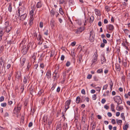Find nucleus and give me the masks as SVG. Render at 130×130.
I'll return each instance as SVG.
<instances>
[{"instance_id":"obj_23","label":"nucleus","mask_w":130,"mask_h":130,"mask_svg":"<svg viewBox=\"0 0 130 130\" xmlns=\"http://www.w3.org/2000/svg\"><path fill=\"white\" fill-rule=\"evenodd\" d=\"M8 10L10 12H11L12 11V6L11 3H9L8 8Z\"/></svg>"},{"instance_id":"obj_12","label":"nucleus","mask_w":130,"mask_h":130,"mask_svg":"<svg viewBox=\"0 0 130 130\" xmlns=\"http://www.w3.org/2000/svg\"><path fill=\"white\" fill-rule=\"evenodd\" d=\"M5 61L2 57L0 58V67H1L2 65L3 66H4Z\"/></svg>"},{"instance_id":"obj_51","label":"nucleus","mask_w":130,"mask_h":130,"mask_svg":"<svg viewBox=\"0 0 130 130\" xmlns=\"http://www.w3.org/2000/svg\"><path fill=\"white\" fill-rule=\"evenodd\" d=\"M108 86V85L106 84L104 85L103 88V90L106 89Z\"/></svg>"},{"instance_id":"obj_14","label":"nucleus","mask_w":130,"mask_h":130,"mask_svg":"<svg viewBox=\"0 0 130 130\" xmlns=\"http://www.w3.org/2000/svg\"><path fill=\"white\" fill-rule=\"evenodd\" d=\"M116 70L120 72V65L118 63H117L115 64Z\"/></svg>"},{"instance_id":"obj_10","label":"nucleus","mask_w":130,"mask_h":130,"mask_svg":"<svg viewBox=\"0 0 130 130\" xmlns=\"http://www.w3.org/2000/svg\"><path fill=\"white\" fill-rule=\"evenodd\" d=\"M57 13V14L58 15L59 13L55 11L53 9L51 10L50 12V15L51 17H53L54 14Z\"/></svg>"},{"instance_id":"obj_47","label":"nucleus","mask_w":130,"mask_h":130,"mask_svg":"<svg viewBox=\"0 0 130 130\" xmlns=\"http://www.w3.org/2000/svg\"><path fill=\"white\" fill-rule=\"evenodd\" d=\"M94 81L97 82L99 80V79L98 78V77L96 76H95L94 77Z\"/></svg>"},{"instance_id":"obj_27","label":"nucleus","mask_w":130,"mask_h":130,"mask_svg":"<svg viewBox=\"0 0 130 130\" xmlns=\"http://www.w3.org/2000/svg\"><path fill=\"white\" fill-rule=\"evenodd\" d=\"M42 5L41 2H38L37 5L36 7L37 8H41L42 6Z\"/></svg>"},{"instance_id":"obj_49","label":"nucleus","mask_w":130,"mask_h":130,"mask_svg":"<svg viewBox=\"0 0 130 130\" xmlns=\"http://www.w3.org/2000/svg\"><path fill=\"white\" fill-rule=\"evenodd\" d=\"M38 44L39 45H41L43 42L42 40H38Z\"/></svg>"},{"instance_id":"obj_44","label":"nucleus","mask_w":130,"mask_h":130,"mask_svg":"<svg viewBox=\"0 0 130 130\" xmlns=\"http://www.w3.org/2000/svg\"><path fill=\"white\" fill-rule=\"evenodd\" d=\"M21 109V108L20 107L18 106L17 108V112H19L20 111Z\"/></svg>"},{"instance_id":"obj_63","label":"nucleus","mask_w":130,"mask_h":130,"mask_svg":"<svg viewBox=\"0 0 130 130\" xmlns=\"http://www.w3.org/2000/svg\"><path fill=\"white\" fill-rule=\"evenodd\" d=\"M95 125L94 124L92 126L91 130H94L95 128Z\"/></svg>"},{"instance_id":"obj_1","label":"nucleus","mask_w":130,"mask_h":130,"mask_svg":"<svg viewBox=\"0 0 130 130\" xmlns=\"http://www.w3.org/2000/svg\"><path fill=\"white\" fill-rule=\"evenodd\" d=\"M27 43L25 41H23L20 44L19 47L22 45L23 47L21 50V52L22 53L23 55L26 54L27 53L29 48V46L28 45H26Z\"/></svg>"},{"instance_id":"obj_33","label":"nucleus","mask_w":130,"mask_h":130,"mask_svg":"<svg viewBox=\"0 0 130 130\" xmlns=\"http://www.w3.org/2000/svg\"><path fill=\"white\" fill-rule=\"evenodd\" d=\"M38 40H42L43 39L42 38L40 34H39L38 36V37L37 38Z\"/></svg>"},{"instance_id":"obj_21","label":"nucleus","mask_w":130,"mask_h":130,"mask_svg":"<svg viewBox=\"0 0 130 130\" xmlns=\"http://www.w3.org/2000/svg\"><path fill=\"white\" fill-rule=\"evenodd\" d=\"M31 66V63H30L29 62H28L27 64V67L26 69V70L27 71H29V68Z\"/></svg>"},{"instance_id":"obj_41","label":"nucleus","mask_w":130,"mask_h":130,"mask_svg":"<svg viewBox=\"0 0 130 130\" xmlns=\"http://www.w3.org/2000/svg\"><path fill=\"white\" fill-rule=\"evenodd\" d=\"M128 128V126L126 124L124 125L123 127V129L124 130H127Z\"/></svg>"},{"instance_id":"obj_34","label":"nucleus","mask_w":130,"mask_h":130,"mask_svg":"<svg viewBox=\"0 0 130 130\" xmlns=\"http://www.w3.org/2000/svg\"><path fill=\"white\" fill-rule=\"evenodd\" d=\"M24 84L22 85L21 87V93H23L24 89Z\"/></svg>"},{"instance_id":"obj_38","label":"nucleus","mask_w":130,"mask_h":130,"mask_svg":"<svg viewBox=\"0 0 130 130\" xmlns=\"http://www.w3.org/2000/svg\"><path fill=\"white\" fill-rule=\"evenodd\" d=\"M64 3L65 4H66V2L65 1H64V0H59V4H63Z\"/></svg>"},{"instance_id":"obj_40","label":"nucleus","mask_w":130,"mask_h":130,"mask_svg":"<svg viewBox=\"0 0 130 130\" xmlns=\"http://www.w3.org/2000/svg\"><path fill=\"white\" fill-rule=\"evenodd\" d=\"M59 12L61 15L63 14V11L62 8H60L59 9Z\"/></svg>"},{"instance_id":"obj_59","label":"nucleus","mask_w":130,"mask_h":130,"mask_svg":"<svg viewBox=\"0 0 130 130\" xmlns=\"http://www.w3.org/2000/svg\"><path fill=\"white\" fill-rule=\"evenodd\" d=\"M44 67V66L43 63H41L40 65V67L42 69H43Z\"/></svg>"},{"instance_id":"obj_3","label":"nucleus","mask_w":130,"mask_h":130,"mask_svg":"<svg viewBox=\"0 0 130 130\" xmlns=\"http://www.w3.org/2000/svg\"><path fill=\"white\" fill-rule=\"evenodd\" d=\"M90 37L89 38V40L91 42L94 41V40L95 35L94 34V31L93 30L91 31L90 32Z\"/></svg>"},{"instance_id":"obj_39","label":"nucleus","mask_w":130,"mask_h":130,"mask_svg":"<svg viewBox=\"0 0 130 130\" xmlns=\"http://www.w3.org/2000/svg\"><path fill=\"white\" fill-rule=\"evenodd\" d=\"M118 107V109H116L118 111L122 110L123 109V106H119V107Z\"/></svg>"},{"instance_id":"obj_15","label":"nucleus","mask_w":130,"mask_h":130,"mask_svg":"<svg viewBox=\"0 0 130 130\" xmlns=\"http://www.w3.org/2000/svg\"><path fill=\"white\" fill-rule=\"evenodd\" d=\"M61 123L57 124L56 126V130H62Z\"/></svg>"},{"instance_id":"obj_58","label":"nucleus","mask_w":130,"mask_h":130,"mask_svg":"<svg viewBox=\"0 0 130 130\" xmlns=\"http://www.w3.org/2000/svg\"><path fill=\"white\" fill-rule=\"evenodd\" d=\"M70 62L69 61H68L66 64V66L67 67H69L70 65Z\"/></svg>"},{"instance_id":"obj_52","label":"nucleus","mask_w":130,"mask_h":130,"mask_svg":"<svg viewBox=\"0 0 130 130\" xmlns=\"http://www.w3.org/2000/svg\"><path fill=\"white\" fill-rule=\"evenodd\" d=\"M105 10L107 11V12H108L109 10V7L107 6H106L105 7Z\"/></svg>"},{"instance_id":"obj_20","label":"nucleus","mask_w":130,"mask_h":130,"mask_svg":"<svg viewBox=\"0 0 130 130\" xmlns=\"http://www.w3.org/2000/svg\"><path fill=\"white\" fill-rule=\"evenodd\" d=\"M82 60V56L81 55H79L77 58L78 62L80 64Z\"/></svg>"},{"instance_id":"obj_31","label":"nucleus","mask_w":130,"mask_h":130,"mask_svg":"<svg viewBox=\"0 0 130 130\" xmlns=\"http://www.w3.org/2000/svg\"><path fill=\"white\" fill-rule=\"evenodd\" d=\"M37 55V54L35 53H34L33 54V55L32 57V58L34 59V60H35L36 59V55Z\"/></svg>"},{"instance_id":"obj_42","label":"nucleus","mask_w":130,"mask_h":130,"mask_svg":"<svg viewBox=\"0 0 130 130\" xmlns=\"http://www.w3.org/2000/svg\"><path fill=\"white\" fill-rule=\"evenodd\" d=\"M69 4L70 5H73V4L74 2L73 0H69Z\"/></svg>"},{"instance_id":"obj_46","label":"nucleus","mask_w":130,"mask_h":130,"mask_svg":"<svg viewBox=\"0 0 130 130\" xmlns=\"http://www.w3.org/2000/svg\"><path fill=\"white\" fill-rule=\"evenodd\" d=\"M56 86V84H54L51 88V90H52V91H53L55 89V88Z\"/></svg>"},{"instance_id":"obj_13","label":"nucleus","mask_w":130,"mask_h":130,"mask_svg":"<svg viewBox=\"0 0 130 130\" xmlns=\"http://www.w3.org/2000/svg\"><path fill=\"white\" fill-rule=\"evenodd\" d=\"M101 61L102 64L106 62V60L104 56H102L101 57Z\"/></svg>"},{"instance_id":"obj_29","label":"nucleus","mask_w":130,"mask_h":130,"mask_svg":"<svg viewBox=\"0 0 130 130\" xmlns=\"http://www.w3.org/2000/svg\"><path fill=\"white\" fill-rule=\"evenodd\" d=\"M125 34L128 35L130 31L129 30L127 29H123Z\"/></svg>"},{"instance_id":"obj_57","label":"nucleus","mask_w":130,"mask_h":130,"mask_svg":"<svg viewBox=\"0 0 130 130\" xmlns=\"http://www.w3.org/2000/svg\"><path fill=\"white\" fill-rule=\"evenodd\" d=\"M4 100V97L3 96H2L0 98V102L3 101Z\"/></svg>"},{"instance_id":"obj_60","label":"nucleus","mask_w":130,"mask_h":130,"mask_svg":"<svg viewBox=\"0 0 130 130\" xmlns=\"http://www.w3.org/2000/svg\"><path fill=\"white\" fill-rule=\"evenodd\" d=\"M81 93L83 94H85L86 92L85 90L84 89H82L81 91Z\"/></svg>"},{"instance_id":"obj_56","label":"nucleus","mask_w":130,"mask_h":130,"mask_svg":"<svg viewBox=\"0 0 130 130\" xmlns=\"http://www.w3.org/2000/svg\"><path fill=\"white\" fill-rule=\"evenodd\" d=\"M89 126L87 127L84 126L83 129V130H88Z\"/></svg>"},{"instance_id":"obj_45","label":"nucleus","mask_w":130,"mask_h":130,"mask_svg":"<svg viewBox=\"0 0 130 130\" xmlns=\"http://www.w3.org/2000/svg\"><path fill=\"white\" fill-rule=\"evenodd\" d=\"M4 33V32L2 30L0 29V35L3 36Z\"/></svg>"},{"instance_id":"obj_26","label":"nucleus","mask_w":130,"mask_h":130,"mask_svg":"<svg viewBox=\"0 0 130 130\" xmlns=\"http://www.w3.org/2000/svg\"><path fill=\"white\" fill-rule=\"evenodd\" d=\"M114 107L115 106L114 104H111V109L112 111L115 112V111L114 109Z\"/></svg>"},{"instance_id":"obj_43","label":"nucleus","mask_w":130,"mask_h":130,"mask_svg":"<svg viewBox=\"0 0 130 130\" xmlns=\"http://www.w3.org/2000/svg\"><path fill=\"white\" fill-rule=\"evenodd\" d=\"M43 92V90H41L39 91L38 93V95L39 96H40L42 93Z\"/></svg>"},{"instance_id":"obj_64","label":"nucleus","mask_w":130,"mask_h":130,"mask_svg":"<svg viewBox=\"0 0 130 130\" xmlns=\"http://www.w3.org/2000/svg\"><path fill=\"white\" fill-rule=\"evenodd\" d=\"M127 78L130 81V73H128L127 75Z\"/></svg>"},{"instance_id":"obj_50","label":"nucleus","mask_w":130,"mask_h":130,"mask_svg":"<svg viewBox=\"0 0 130 130\" xmlns=\"http://www.w3.org/2000/svg\"><path fill=\"white\" fill-rule=\"evenodd\" d=\"M38 66V64H35L34 66V68L36 70H37V68Z\"/></svg>"},{"instance_id":"obj_19","label":"nucleus","mask_w":130,"mask_h":130,"mask_svg":"<svg viewBox=\"0 0 130 130\" xmlns=\"http://www.w3.org/2000/svg\"><path fill=\"white\" fill-rule=\"evenodd\" d=\"M15 77L16 78L19 79L21 77V74L20 72H17L16 75Z\"/></svg>"},{"instance_id":"obj_55","label":"nucleus","mask_w":130,"mask_h":130,"mask_svg":"<svg viewBox=\"0 0 130 130\" xmlns=\"http://www.w3.org/2000/svg\"><path fill=\"white\" fill-rule=\"evenodd\" d=\"M6 103H2L1 104V106L3 107H6Z\"/></svg>"},{"instance_id":"obj_48","label":"nucleus","mask_w":130,"mask_h":130,"mask_svg":"<svg viewBox=\"0 0 130 130\" xmlns=\"http://www.w3.org/2000/svg\"><path fill=\"white\" fill-rule=\"evenodd\" d=\"M92 99L93 100H95L96 99V94H94L93 95L92 97Z\"/></svg>"},{"instance_id":"obj_32","label":"nucleus","mask_w":130,"mask_h":130,"mask_svg":"<svg viewBox=\"0 0 130 130\" xmlns=\"http://www.w3.org/2000/svg\"><path fill=\"white\" fill-rule=\"evenodd\" d=\"M4 25L5 26V27L9 26V22L7 21L6 22L4 23Z\"/></svg>"},{"instance_id":"obj_16","label":"nucleus","mask_w":130,"mask_h":130,"mask_svg":"<svg viewBox=\"0 0 130 130\" xmlns=\"http://www.w3.org/2000/svg\"><path fill=\"white\" fill-rule=\"evenodd\" d=\"M55 22L53 20H52L50 22V25L51 27L53 28L55 26Z\"/></svg>"},{"instance_id":"obj_9","label":"nucleus","mask_w":130,"mask_h":130,"mask_svg":"<svg viewBox=\"0 0 130 130\" xmlns=\"http://www.w3.org/2000/svg\"><path fill=\"white\" fill-rule=\"evenodd\" d=\"M27 14L26 13L21 15L20 18V20L23 21L27 17Z\"/></svg>"},{"instance_id":"obj_2","label":"nucleus","mask_w":130,"mask_h":130,"mask_svg":"<svg viewBox=\"0 0 130 130\" xmlns=\"http://www.w3.org/2000/svg\"><path fill=\"white\" fill-rule=\"evenodd\" d=\"M25 10V8L24 6H22L21 8L19 7L16 12L15 17L17 18H19L20 17V14H23L24 13V12Z\"/></svg>"},{"instance_id":"obj_61","label":"nucleus","mask_w":130,"mask_h":130,"mask_svg":"<svg viewBox=\"0 0 130 130\" xmlns=\"http://www.w3.org/2000/svg\"><path fill=\"white\" fill-rule=\"evenodd\" d=\"M111 123L113 124H116V122L115 119H112Z\"/></svg>"},{"instance_id":"obj_8","label":"nucleus","mask_w":130,"mask_h":130,"mask_svg":"<svg viewBox=\"0 0 130 130\" xmlns=\"http://www.w3.org/2000/svg\"><path fill=\"white\" fill-rule=\"evenodd\" d=\"M46 76L48 79H49L51 78V72L50 70H47L46 73Z\"/></svg>"},{"instance_id":"obj_37","label":"nucleus","mask_w":130,"mask_h":130,"mask_svg":"<svg viewBox=\"0 0 130 130\" xmlns=\"http://www.w3.org/2000/svg\"><path fill=\"white\" fill-rule=\"evenodd\" d=\"M116 121H117V123L118 125L121 124L122 122V121L121 120H118L117 119H116Z\"/></svg>"},{"instance_id":"obj_4","label":"nucleus","mask_w":130,"mask_h":130,"mask_svg":"<svg viewBox=\"0 0 130 130\" xmlns=\"http://www.w3.org/2000/svg\"><path fill=\"white\" fill-rule=\"evenodd\" d=\"M98 56V55L96 52L94 53V55L93 56V59L92 60V64H92L94 65L95 64V62L97 60V57Z\"/></svg>"},{"instance_id":"obj_24","label":"nucleus","mask_w":130,"mask_h":130,"mask_svg":"<svg viewBox=\"0 0 130 130\" xmlns=\"http://www.w3.org/2000/svg\"><path fill=\"white\" fill-rule=\"evenodd\" d=\"M28 81V77L27 76H24L23 82L24 84H25Z\"/></svg>"},{"instance_id":"obj_22","label":"nucleus","mask_w":130,"mask_h":130,"mask_svg":"<svg viewBox=\"0 0 130 130\" xmlns=\"http://www.w3.org/2000/svg\"><path fill=\"white\" fill-rule=\"evenodd\" d=\"M63 129L65 130L67 128V123L64 122L62 126Z\"/></svg>"},{"instance_id":"obj_5","label":"nucleus","mask_w":130,"mask_h":130,"mask_svg":"<svg viewBox=\"0 0 130 130\" xmlns=\"http://www.w3.org/2000/svg\"><path fill=\"white\" fill-rule=\"evenodd\" d=\"M26 59L25 58H23L22 59H20V66L21 68L23 69L25 67L24 63L26 61Z\"/></svg>"},{"instance_id":"obj_36","label":"nucleus","mask_w":130,"mask_h":130,"mask_svg":"<svg viewBox=\"0 0 130 130\" xmlns=\"http://www.w3.org/2000/svg\"><path fill=\"white\" fill-rule=\"evenodd\" d=\"M97 72L98 73H103V70L102 69H98L97 71Z\"/></svg>"},{"instance_id":"obj_62","label":"nucleus","mask_w":130,"mask_h":130,"mask_svg":"<svg viewBox=\"0 0 130 130\" xmlns=\"http://www.w3.org/2000/svg\"><path fill=\"white\" fill-rule=\"evenodd\" d=\"M92 75L91 74H89L88 75L87 78L88 79H90L92 77Z\"/></svg>"},{"instance_id":"obj_17","label":"nucleus","mask_w":130,"mask_h":130,"mask_svg":"<svg viewBox=\"0 0 130 130\" xmlns=\"http://www.w3.org/2000/svg\"><path fill=\"white\" fill-rule=\"evenodd\" d=\"M86 115H83L82 120V123L83 124H84L86 120Z\"/></svg>"},{"instance_id":"obj_54","label":"nucleus","mask_w":130,"mask_h":130,"mask_svg":"<svg viewBox=\"0 0 130 130\" xmlns=\"http://www.w3.org/2000/svg\"><path fill=\"white\" fill-rule=\"evenodd\" d=\"M96 91H98L99 92H100L101 90V87H96Z\"/></svg>"},{"instance_id":"obj_35","label":"nucleus","mask_w":130,"mask_h":130,"mask_svg":"<svg viewBox=\"0 0 130 130\" xmlns=\"http://www.w3.org/2000/svg\"><path fill=\"white\" fill-rule=\"evenodd\" d=\"M80 101V97L78 96H77L76 99V102L77 103H78L79 102V101Z\"/></svg>"},{"instance_id":"obj_6","label":"nucleus","mask_w":130,"mask_h":130,"mask_svg":"<svg viewBox=\"0 0 130 130\" xmlns=\"http://www.w3.org/2000/svg\"><path fill=\"white\" fill-rule=\"evenodd\" d=\"M113 99L115 102H120V103H122V101L119 96H114Z\"/></svg>"},{"instance_id":"obj_28","label":"nucleus","mask_w":130,"mask_h":130,"mask_svg":"<svg viewBox=\"0 0 130 130\" xmlns=\"http://www.w3.org/2000/svg\"><path fill=\"white\" fill-rule=\"evenodd\" d=\"M94 19V17L92 15H91L90 18V23H92L93 22Z\"/></svg>"},{"instance_id":"obj_25","label":"nucleus","mask_w":130,"mask_h":130,"mask_svg":"<svg viewBox=\"0 0 130 130\" xmlns=\"http://www.w3.org/2000/svg\"><path fill=\"white\" fill-rule=\"evenodd\" d=\"M71 100H69L66 101L65 103V105L67 106H69L70 104Z\"/></svg>"},{"instance_id":"obj_18","label":"nucleus","mask_w":130,"mask_h":130,"mask_svg":"<svg viewBox=\"0 0 130 130\" xmlns=\"http://www.w3.org/2000/svg\"><path fill=\"white\" fill-rule=\"evenodd\" d=\"M47 120V122L48 125L49 126V127H50V126L52 122V119L51 118H50L49 119H46V120Z\"/></svg>"},{"instance_id":"obj_53","label":"nucleus","mask_w":130,"mask_h":130,"mask_svg":"<svg viewBox=\"0 0 130 130\" xmlns=\"http://www.w3.org/2000/svg\"><path fill=\"white\" fill-rule=\"evenodd\" d=\"M43 23L42 22H40V23L39 25V27L41 28H42L43 27Z\"/></svg>"},{"instance_id":"obj_7","label":"nucleus","mask_w":130,"mask_h":130,"mask_svg":"<svg viewBox=\"0 0 130 130\" xmlns=\"http://www.w3.org/2000/svg\"><path fill=\"white\" fill-rule=\"evenodd\" d=\"M107 28L111 32L113 31L114 29V27L113 26L110 24L107 25Z\"/></svg>"},{"instance_id":"obj_30","label":"nucleus","mask_w":130,"mask_h":130,"mask_svg":"<svg viewBox=\"0 0 130 130\" xmlns=\"http://www.w3.org/2000/svg\"><path fill=\"white\" fill-rule=\"evenodd\" d=\"M109 85L110 87L111 90V91L112 90V88L113 85V83L111 79L110 82L109 83Z\"/></svg>"},{"instance_id":"obj_11","label":"nucleus","mask_w":130,"mask_h":130,"mask_svg":"<svg viewBox=\"0 0 130 130\" xmlns=\"http://www.w3.org/2000/svg\"><path fill=\"white\" fill-rule=\"evenodd\" d=\"M5 31L6 32L8 33L12 29V27L9 25V26L5 27Z\"/></svg>"}]
</instances>
